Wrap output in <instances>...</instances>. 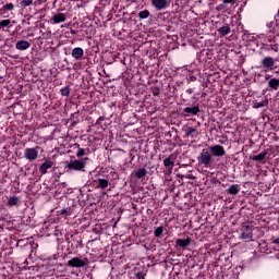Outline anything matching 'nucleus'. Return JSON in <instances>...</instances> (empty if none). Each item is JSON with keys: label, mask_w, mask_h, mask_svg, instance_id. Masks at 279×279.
Returning a JSON list of instances; mask_svg holds the SVG:
<instances>
[{"label": "nucleus", "mask_w": 279, "mask_h": 279, "mask_svg": "<svg viewBox=\"0 0 279 279\" xmlns=\"http://www.w3.org/2000/svg\"><path fill=\"white\" fill-rule=\"evenodd\" d=\"M267 27H268V32H276V28L278 27V23L277 22H269L267 24Z\"/></svg>", "instance_id": "nucleus-30"}, {"label": "nucleus", "mask_w": 279, "mask_h": 279, "mask_svg": "<svg viewBox=\"0 0 279 279\" xmlns=\"http://www.w3.org/2000/svg\"><path fill=\"white\" fill-rule=\"evenodd\" d=\"M12 21L10 20H2L0 21V29H3V27H12Z\"/></svg>", "instance_id": "nucleus-27"}, {"label": "nucleus", "mask_w": 279, "mask_h": 279, "mask_svg": "<svg viewBox=\"0 0 279 279\" xmlns=\"http://www.w3.org/2000/svg\"><path fill=\"white\" fill-rule=\"evenodd\" d=\"M61 95L62 97H69V95H71V89L69 87H63L61 89Z\"/></svg>", "instance_id": "nucleus-33"}, {"label": "nucleus", "mask_w": 279, "mask_h": 279, "mask_svg": "<svg viewBox=\"0 0 279 279\" xmlns=\"http://www.w3.org/2000/svg\"><path fill=\"white\" fill-rule=\"evenodd\" d=\"M162 232H165V228L163 227H157L154 231V234H155L156 239H160V236H162Z\"/></svg>", "instance_id": "nucleus-26"}, {"label": "nucleus", "mask_w": 279, "mask_h": 279, "mask_svg": "<svg viewBox=\"0 0 279 279\" xmlns=\"http://www.w3.org/2000/svg\"><path fill=\"white\" fill-rule=\"evenodd\" d=\"M86 160H88V157L81 159V160H71L70 162L66 163V169L69 171H82L83 169L86 168Z\"/></svg>", "instance_id": "nucleus-2"}, {"label": "nucleus", "mask_w": 279, "mask_h": 279, "mask_svg": "<svg viewBox=\"0 0 279 279\" xmlns=\"http://www.w3.org/2000/svg\"><path fill=\"white\" fill-rule=\"evenodd\" d=\"M82 156H86V149L78 148L77 151H76V157L82 158Z\"/></svg>", "instance_id": "nucleus-34"}, {"label": "nucleus", "mask_w": 279, "mask_h": 279, "mask_svg": "<svg viewBox=\"0 0 279 279\" xmlns=\"http://www.w3.org/2000/svg\"><path fill=\"white\" fill-rule=\"evenodd\" d=\"M175 245H178V247H183V248L189 247V245H191V238H186L185 240L177 239Z\"/></svg>", "instance_id": "nucleus-19"}, {"label": "nucleus", "mask_w": 279, "mask_h": 279, "mask_svg": "<svg viewBox=\"0 0 279 279\" xmlns=\"http://www.w3.org/2000/svg\"><path fill=\"white\" fill-rule=\"evenodd\" d=\"M24 158L29 162H34L38 158V148H26L24 150Z\"/></svg>", "instance_id": "nucleus-6"}, {"label": "nucleus", "mask_w": 279, "mask_h": 279, "mask_svg": "<svg viewBox=\"0 0 279 279\" xmlns=\"http://www.w3.org/2000/svg\"><path fill=\"white\" fill-rule=\"evenodd\" d=\"M199 106L186 107L183 109V112H185L186 114H191L192 117L199 114Z\"/></svg>", "instance_id": "nucleus-14"}, {"label": "nucleus", "mask_w": 279, "mask_h": 279, "mask_svg": "<svg viewBox=\"0 0 279 279\" xmlns=\"http://www.w3.org/2000/svg\"><path fill=\"white\" fill-rule=\"evenodd\" d=\"M51 167H53V161L47 159L44 163H41L39 166V172L41 173V175H47L49 169H51Z\"/></svg>", "instance_id": "nucleus-9"}, {"label": "nucleus", "mask_w": 279, "mask_h": 279, "mask_svg": "<svg viewBox=\"0 0 279 279\" xmlns=\"http://www.w3.org/2000/svg\"><path fill=\"white\" fill-rule=\"evenodd\" d=\"M71 56L72 58H74V60H82V58H84V49L81 47H76L72 50Z\"/></svg>", "instance_id": "nucleus-13"}, {"label": "nucleus", "mask_w": 279, "mask_h": 279, "mask_svg": "<svg viewBox=\"0 0 279 279\" xmlns=\"http://www.w3.org/2000/svg\"><path fill=\"white\" fill-rule=\"evenodd\" d=\"M197 162L198 165H201L202 167H205L206 169H208V167L213 165L214 162L213 154L208 148H204L201 150V154L197 157Z\"/></svg>", "instance_id": "nucleus-1"}, {"label": "nucleus", "mask_w": 279, "mask_h": 279, "mask_svg": "<svg viewBox=\"0 0 279 279\" xmlns=\"http://www.w3.org/2000/svg\"><path fill=\"white\" fill-rule=\"evenodd\" d=\"M61 215H71V208H63L61 209Z\"/></svg>", "instance_id": "nucleus-35"}, {"label": "nucleus", "mask_w": 279, "mask_h": 279, "mask_svg": "<svg viewBox=\"0 0 279 279\" xmlns=\"http://www.w3.org/2000/svg\"><path fill=\"white\" fill-rule=\"evenodd\" d=\"M2 12H12L14 10V4L13 3H7L2 7Z\"/></svg>", "instance_id": "nucleus-28"}, {"label": "nucleus", "mask_w": 279, "mask_h": 279, "mask_svg": "<svg viewBox=\"0 0 279 279\" xmlns=\"http://www.w3.org/2000/svg\"><path fill=\"white\" fill-rule=\"evenodd\" d=\"M32 47V44H29V41L27 40H19L15 44V49H17V51H27V49H29Z\"/></svg>", "instance_id": "nucleus-11"}, {"label": "nucleus", "mask_w": 279, "mask_h": 279, "mask_svg": "<svg viewBox=\"0 0 279 279\" xmlns=\"http://www.w3.org/2000/svg\"><path fill=\"white\" fill-rule=\"evenodd\" d=\"M163 167L167 168L166 174L171 175V173H173V167H175V161H173L171 157H167L163 159Z\"/></svg>", "instance_id": "nucleus-7"}, {"label": "nucleus", "mask_w": 279, "mask_h": 279, "mask_svg": "<svg viewBox=\"0 0 279 279\" xmlns=\"http://www.w3.org/2000/svg\"><path fill=\"white\" fill-rule=\"evenodd\" d=\"M272 243H274L275 245H279V238L274 239V240H272Z\"/></svg>", "instance_id": "nucleus-38"}, {"label": "nucleus", "mask_w": 279, "mask_h": 279, "mask_svg": "<svg viewBox=\"0 0 279 279\" xmlns=\"http://www.w3.org/2000/svg\"><path fill=\"white\" fill-rule=\"evenodd\" d=\"M265 106H269V100L265 99L259 102H253V108L258 109V108H265Z\"/></svg>", "instance_id": "nucleus-23"}, {"label": "nucleus", "mask_w": 279, "mask_h": 279, "mask_svg": "<svg viewBox=\"0 0 279 279\" xmlns=\"http://www.w3.org/2000/svg\"><path fill=\"white\" fill-rule=\"evenodd\" d=\"M240 191H241V185L239 184H232L229 186V189H227L228 195H239Z\"/></svg>", "instance_id": "nucleus-15"}, {"label": "nucleus", "mask_w": 279, "mask_h": 279, "mask_svg": "<svg viewBox=\"0 0 279 279\" xmlns=\"http://www.w3.org/2000/svg\"><path fill=\"white\" fill-rule=\"evenodd\" d=\"M262 49H264V51H275V53L279 51L278 44H263Z\"/></svg>", "instance_id": "nucleus-17"}, {"label": "nucleus", "mask_w": 279, "mask_h": 279, "mask_svg": "<svg viewBox=\"0 0 279 279\" xmlns=\"http://www.w3.org/2000/svg\"><path fill=\"white\" fill-rule=\"evenodd\" d=\"M151 5L158 11L167 8V0H150Z\"/></svg>", "instance_id": "nucleus-12"}, {"label": "nucleus", "mask_w": 279, "mask_h": 279, "mask_svg": "<svg viewBox=\"0 0 279 279\" xmlns=\"http://www.w3.org/2000/svg\"><path fill=\"white\" fill-rule=\"evenodd\" d=\"M186 93H187V95H193L194 90H193V88H189V89H186Z\"/></svg>", "instance_id": "nucleus-39"}, {"label": "nucleus", "mask_w": 279, "mask_h": 279, "mask_svg": "<svg viewBox=\"0 0 279 279\" xmlns=\"http://www.w3.org/2000/svg\"><path fill=\"white\" fill-rule=\"evenodd\" d=\"M32 3H34V0H22L20 2L21 8H29V5H32Z\"/></svg>", "instance_id": "nucleus-31"}, {"label": "nucleus", "mask_w": 279, "mask_h": 279, "mask_svg": "<svg viewBox=\"0 0 279 279\" xmlns=\"http://www.w3.org/2000/svg\"><path fill=\"white\" fill-rule=\"evenodd\" d=\"M207 149L211 154L213 158H223V156H226V148L219 144L208 146Z\"/></svg>", "instance_id": "nucleus-3"}, {"label": "nucleus", "mask_w": 279, "mask_h": 279, "mask_svg": "<svg viewBox=\"0 0 279 279\" xmlns=\"http://www.w3.org/2000/svg\"><path fill=\"white\" fill-rule=\"evenodd\" d=\"M195 132H197V130L193 126H189L186 130H185V136L189 137L191 136L192 134H195Z\"/></svg>", "instance_id": "nucleus-32"}, {"label": "nucleus", "mask_w": 279, "mask_h": 279, "mask_svg": "<svg viewBox=\"0 0 279 279\" xmlns=\"http://www.w3.org/2000/svg\"><path fill=\"white\" fill-rule=\"evenodd\" d=\"M88 265V259H81L80 257H73L72 259L68 260L69 267L82 268Z\"/></svg>", "instance_id": "nucleus-5"}, {"label": "nucleus", "mask_w": 279, "mask_h": 279, "mask_svg": "<svg viewBox=\"0 0 279 279\" xmlns=\"http://www.w3.org/2000/svg\"><path fill=\"white\" fill-rule=\"evenodd\" d=\"M154 95H158L157 93H154Z\"/></svg>", "instance_id": "nucleus-42"}, {"label": "nucleus", "mask_w": 279, "mask_h": 279, "mask_svg": "<svg viewBox=\"0 0 279 279\" xmlns=\"http://www.w3.org/2000/svg\"><path fill=\"white\" fill-rule=\"evenodd\" d=\"M141 20L149 19V10H143L138 13Z\"/></svg>", "instance_id": "nucleus-29"}, {"label": "nucleus", "mask_w": 279, "mask_h": 279, "mask_svg": "<svg viewBox=\"0 0 279 279\" xmlns=\"http://www.w3.org/2000/svg\"><path fill=\"white\" fill-rule=\"evenodd\" d=\"M110 182L107 179H98V189H108Z\"/></svg>", "instance_id": "nucleus-25"}, {"label": "nucleus", "mask_w": 279, "mask_h": 279, "mask_svg": "<svg viewBox=\"0 0 279 279\" xmlns=\"http://www.w3.org/2000/svg\"><path fill=\"white\" fill-rule=\"evenodd\" d=\"M258 38H265V34H259Z\"/></svg>", "instance_id": "nucleus-40"}, {"label": "nucleus", "mask_w": 279, "mask_h": 279, "mask_svg": "<svg viewBox=\"0 0 279 279\" xmlns=\"http://www.w3.org/2000/svg\"><path fill=\"white\" fill-rule=\"evenodd\" d=\"M19 204H21V198H19V196H12L8 199V206L10 207L19 206Z\"/></svg>", "instance_id": "nucleus-21"}, {"label": "nucleus", "mask_w": 279, "mask_h": 279, "mask_svg": "<svg viewBox=\"0 0 279 279\" xmlns=\"http://www.w3.org/2000/svg\"><path fill=\"white\" fill-rule=\"evenodd\" d=\"M265 158H267V150H264V151L259 153L258 155L252 156L251 160H253L254 162H263V160H265Z\"/></svg>", "instance_id": "nucleus-18"}, {"label": "nucleus", "mask_w": 279, "mask_h": 279, "mask_svg": "<svg viewBox=\"0 0 279 279\" xmlns=\"http://www.w3.org/2000/svg\"><path fill=\"white\" fill-rule=\"evenodd\" d=\"M253 236H254V234L252 233V227L245 226L244 231L240 235V239H242L244 241H250V240H252Z\"/></svg>", "instance_id": "nucleus-10"}, {"label": "nucleus", "mask_w": 279, "mask_h": 279, "mask_svg": "<svg viewBox=\"0 0 279 279\" xmlns=\"http://www.w3.org/2000/svg\"><path fill=\"white\" fill-rule=\"evenodd\" d=\"M217 32H218L219 36L221 38H223V37L228 36V34H230V32H232V29L230 28V25H225L222 27H219L217 29Z\"/></svg>", "instance_id": "nucleus-16"}, {"label": "nucleus", "mask_w": 279, "mask_h": 279, "mask_svg": "<svg viewBox=\"0 0 279 279\" xmlns=\"http://www.w3.org/2000/svg\"><path fill=\"white\" fill-rule=\"evenodd\" d=\"M276 64V59L272 57H265L262 60V69L263 71H265V73H267V71H274V66Z\"/></svg>", "instance_id": "nucleus-4"}, {"label": "nucleus", "mask_w": 279, "mask_h": 279, "mask_svg": "<svg viewBox=\"0 0 279 279\" xmlns=\"http://www.w3.org/2000/svg\"><path fill=\"white\" fill-rule=\"evenodd\" d=\"M59 186H61V189H66L69 184L66 182H61Z\"/></svg>", "instance_id": "nucleus-37"}, {"label": "nucleus", "mask_w": 279, "mask_h": 279, "mask_svg": "<svg viewBox=\"0 0 279 279\" xmlns=\"http://www.w3.org/2000/svg\"><path fill=\"white\" fill-rule=\"evenodd\" d=\"M223 3L234 5L236 3V0H222Z\"/></svg>", "instance_id": "nucleus-36"}, {"label": "nucleus", "mask_w": 279, "mask_h": 279, "mask_svg": "<svg viewBox=\"0 0 279 279\" xmlns=\"http://www.w3.org/2000/svg\"><path fill=\"white\" fill-rule=\"evenodd\" d=\"M102 120H104V118L100 117L97 121L99 122V121H102Z\"/></svg>", "instance_id": "nucleus-41"}, {"label": "nucleus", "mask_w": 279, "mask_h": 279, "mask_svg": "<svg viewBox=\"0 0 279 279\" xmlns=\"http://www.w3.org/2000/svg\"><path fill=\"white\" fill-rule=\"evenodd\" d=\"M268 87L272 90H278L279 88V80L278 78H270L268 82Z\"/></svg>", "instance_id": "nucleus-20"}, {"label": "nucleus", "mask_w": 279, "mask_h": 279, "mask_svg": "<svg viewBox=\"0 0 279 279\" xmlns=\"http://www.w3.org/2000/svg\"><path fill=\"white\" fill-rule=\"evenodd\" d=\"M266 38L267 43H276V32L268 31Z\"/></svg>", "instance_id": "nucleus-24"}, {"label": "nucleus", "mask_w": 279, "mask_h": 279, "mask_svg": "<svg viewBox=\"0 0 279 279\" xmlns=\"http://www.w3.org/2000/svg\"><path fill=\"white\" fill-rule=\"evenodd\" d=\"M147 175V169L145 168H140L138 170L135 171V178L137 180H141V178H145Z\"/></svg>", "instance_id": "nucleus-22"}, {"label": "nucleus", "mask_w": 279, "mask_h": 279, "mask_svg": "<svg viewBox=\"0 0 279 279\" xmlns=\"http://www.w3.org/2000/svg\"><path fill=\"white\" fill-rule=\"evenodd\" d=\"M65 21H66V14L64 13H56L50 19V23H52V25H60V23H64Z\"/></svg>", "instance_id": "nucleus-8"}]
</instances>
